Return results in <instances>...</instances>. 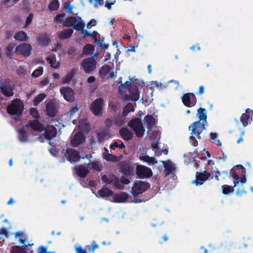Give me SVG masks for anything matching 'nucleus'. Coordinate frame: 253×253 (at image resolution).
I'll list each match as a JSON object with an SVG mask.
<instances>
[{
    "label": "nucleus",
    "instance_id": "5701e85b",
    "mask_svg": "<svg viewBox=\"0 0 253 253\" xmlns=\"http://www.w3.org/2000/svg\"><path fill=\"white\" fill-rule=\"evenodd\" d=\"M113 195V192L108 188H103L100 189L98 192L97 197L105 198L106 199H109Z\"/></svg>",
    "mask_w": 253,
    "mask_h": 253
},
{
    "label": "nucleus",
    "instance_id": "f704fd0d",
    "mask_svg": "<svg viewBox=\"0 0 253 253\" xmlns=\"http://www.w3.org/2000/svg\"><path fill=\"white\" fill-rule=\"evenodd\" d=\"M78 128L81 131H87L89 129V126H88L87 120L84 119L81 120L79 121Z\"/></svg>",
    "mask_w": 253,
    "mask_h": 253
},
{
    "label": "nucleus",
    "instance_id": "c85d7f7f",
    "mask_svg": "<svg viewBox=\"0 0 253 253\" xmlns=\"http://www.w3.org/2000/svg\"><path fill=\"white\" fill-rule=\"evenodd\" d=\"M120 133L122 138L125 140L130 139L133 135L132 132L126 128H122Z\"/></svg>",
    "mask_w": 253,
    "mask_h": 253
},
{
    "label": "nucleus",
    "instance_id": "e433bc0d",
    "mask_svg": "<svg viewBox=\"0 0 253 253\" xmlns=\"http://www.w3.org/2000/svg\"><path fill=\"white\" fill-rule=\"evenodd\" d=\"M134 104L135 103H129L124 107L123 112V115L124 117L126 116L128 113L133 112L134 110Z\"/></svg>",
    "mask_w": 253,
    "mask_h": 253
},
{
    "label": "nucleus",
    "instance_id": "f8f14e48",
    "mask_svg": "<svg viewBox=\"0 0 253 253\" xmlns=\"http://www.w3.org/2000/svg\"><path fill=\"white\" fill-rule=\"evenodd\" d=\"M60 91L64 98L67 101L72 102L74 100V91L69 87H62Z\"/></svg>",
    "mask_w": 253,
    "mask_h": 253
},
{
    "label": "nucleus",
    "instance_id": "09e8293b",
    "mask_svg": "<svg viewBox=\"0 0 253 253\" xmlns=\"http://www.w3.org/2000/svg\"><path fill=\"white\" fill-rule=\"evenodd\" d=\"M11 253H27L24 249L19 247V246H14L12 247L10 250Z\"/></svg>",
    "mask_w": 253,
    "mask_h": 253
},
{
    "label": "nucleus",
    "instance_id": "4be33fe9",
    "mask_svg": "<svg viewBox=\"0 0 253 253\" xmlns=\"http://www.w3.org/2000/svg\"><path fill=\"white\" fill-rule=\"evenodd\" d=\"M45 133L46 139L49 141V143L50 144V140L56 135V130L52 126H48L45 129Z\"/></svg>",
    "mask_w": 253,
    "mask_h": 253
},
{
    "label": "nucleus",
    "instance_id": "49530a36",
    "mask_svg": "<svg viewBox=\"0 0 253 253\" xmlns=\"http://www.w3.org/2000/svg\"><path fill=\"white\" fill-rule=\"evenodd\" d=\"M223 193L224 194H228L232 193L234 189V187L227 185H224L222 187Z\"/></svg>",
    "mask_w": 253,
    "mask_h": 253
},
{
    "label": "nucleus",
    "instance_id": "f03ea898",
    "mask_svg": "<svg viewBox=\"0 0 253 253\" xmlns=\"http://www.w3.org/2000/svg\"><path fill=\"white\" fill-rule=\"evenodd\" d=\"M207 125V124L202 123L200 122H196L189 126V130L191 131L190 140L193 145H196V141L194 139L195 138H201L200 135L203 130L205 129V126Z\"/></svg>",
    "mask_w": 253,
    "mask_h": 253
},
{
    "label": "nucleus",
    "instance_id": "3c124183",
    "mask_svg": "<svg viewBox=\"0 0 253 253\" xmlns=\"http://www.w3.org/2000/svg\"><path fill=\"white\" fill-rule=\"evenodd\" d=\"M89 1L94 7H98L102 4V0H89Z\"/></svg>",
    "mask_w": 253,
    "mask_h": 253
},
{
    "label": "nucleus",
    "instance_id": "37998d69",
    "mask_svg": "<svg viewBox=\"0 0 253 253\" xmlns=\"http://www.w3.org/2000/svg\"><path fill=\"white\" fill-rule=\"evenodd\" d=\"M18 137L19 140L22 142H25L27 141L26 133L23 128L19 129Z\"/></svg>",
    "mask_w": 253,
    "mask_h": 253
},
{
    "label": "nucleus",
    "instance_id": "a19ab883",
    "mask_svg": "<svg viewBox=\"0 0 253 253\" xmlns=\"http://www.w3.org/2000/svg\"><path fill=\"white\" fill-rule=\"evenodd\" d=\"M110 70V67L107 65L103 66L99 71V74L102 78H105Z\"/></svg>",
    "mask_w": 253,
    "mask_h": 253
},
{
    "label": "nucleus",
    "instance_id": "4d7b16f0",
    "mask_svg": "<svg viewBox=\"0 0 253 253\" xmlns=\"http://www.w3.org/2000/svg\"><path fill=\"white\" fill-rule=\"evenodd\" d=\"M31 115L35 118H37L39 117V114L37 109L35 108H32L30 110Z\"/></svg>",
    "mask_w": 253,
    "mask_h": 253
},
{
    "label": "nucleus",
    "instance_id": "f257e3e1",
    "mask_svg": "<svg viewBox=\"0 0 253 253\" xmlns=\"http://www.w3.org/2000/svg\"><path fill=\"white\" fill-rule=\"evenodd\" d=\"M64 24L67 27H73L75 30L81 31L82 33L85 35L91 36L95 38L98 34L96 32L90 33L84 30V24L82 22L81 17H70L66 19Z\"/></svg>",
    "mask_w": 253,
    "mask_h": 253
},
{
    "label": "nucleus",
    "instance_id": "bf43d9fd",
    "mask_svg": "<svg viewBox=\"0 0 253 253\" xmlns=\"http://www.w3.org/2000/svg\"><path fill=\"white\" fill-rule=\"evenodd\" d=\"M121 181L122 182V183L125 184H128L130 182L127 176L126 177L125 176L122 177V178L121 179Z\"/></svg>",
    "mask_w": 253,
    "mask_h": 253
},
{
    "label": "nucleus",
    "instance_id": "ea45409f",
    "mask_svg": "<svg viewBox=\"0 0 253 253\" xmlns=\"http://www.w3.org/2000/svg\"><path fill=\"white\" fill-rule=\"evenodd\" d=\"M76 70L75 69H73L70 72H69L66 76H65L63 79V83L64 84L68 83L69 82L72 78L73 77L74 74L76 73Z\"/></svg>",
    "mask_w": 253,
    "mask_h": 253
},
{
    "label": "nucleus",
    "instance_id": "7ed1b4c3",
    "mask_svg": "<svg viewBox=\"0 0 253 253\" xmlns=\"http://www.w3.org/2000/svg\"><path fill=\"white\" fill-rule=\"evenodd\" d=\"M231 172L234 180V187L240 182L243 184L246 182V178L245 176L241 178L239 176V174H243L245 173V169L242 166L239 165L234 167L231 169Z\"/></svg>",
    "mask_w": 253,
    "mask_h": 253
},
{
    "label": "nucleus",
    "instance_id": "c9c22d12",
    "mask_svg": "<svg viewBox=\"0 0 253 253\" xmlns=\"http://www.w3.org/2000/svg\"><path fill=\"white\" fill-rule=\"evenodd\" d=\"M141 161L148 163L149 165H154L157 163V161L153 157H149L147 155L139 156Z\"/></svg>",
    "mask_w": 253,
    "mask_h": 253
},
{
    "label": "nucleus",
    "instance_id": "774afa93",
    "mask_svg": "<svg viewBox=\"0 0 253 253\" xmlns=\"http://www.w3.org/2000/svg\"><path fill=\"white\" fill-rule=\"evenodd\" d=\"M205 87L204 86L201 85L199 87V94L202 95L204 93Z\"/></svg>",
    "mask_w": 253,
    "mask_h": 253
},
{
    "label": "nucleus",
    "instance_id": "e2e57ef3",
    "mask_svg": "<svg viewBox=\"0 0 253 253\" xmlns=\"http://www.w3.org/2000/svg\"><path fill=\"white\" fill-rule=\"evenodd\" d=\"M154 85L157 87H160L161 88L163 89L165 87V86L163 85L161 83H159L157 81L154 82Z\"/></svg>",
    "mask_w": 253,
    "mask_h": 253
},
{
    "label": "nucleus",
    "instance_id": "1a4fd4ad",
    "mask_svg": "<svg viewBox=\"0 0 253 253\" xmlns=\"http://www.w3.org/2000/svg\"><path fill=\"white\" fill-rule=\"evenodd\" d=\"M103 105V100L98 98L90 104V109L94 115L98 116L101 114Z\"/></svg>",
    "mask_w": 253,
    "mask_h": 253
},
{
    "label": "nucleus",
    "instance_id": "393cba45",
    "mask_svg": "<svg viewBox=\"0 0 253 253\" xmlns=\"http://www.w3.org/2000/svg\"><path fill=\"white\" fill-rule=\"evenodd\" d=\"M197 116L199 119L198 122H200L205 124H207V114L205 108H200L198 109Z\"/></svg>",
    "mask_w": 253,
    "mask_h": 253
},
{
    "label": "nucleus",
    "instance_id": "052dcab7",
    "mask_svg": "<svg viewBox=\"0 0 253 253\" xmlns=\"http://www.w3.org/2000/svg\"><path fill=\"white\" fill-rule=\"evenodd\" d=\"M151 137L152 139H158L159 138V133L157 131L153 132Z\"/></svg>",
    "mask_w": 253,
    "mask_h": 253
},
{
    "label": "nucleus",
    "instance_id": "cd10ccee",
    "mask_svg": "<svg viewBox=\"0 0 253 253\" xmlns=\"http://www.w3.org/2000/svg\"><path fill=\"white\" fill-rule=\"evenodd\" d=\"M104 150L105 152L103 153V157L106 160L112 162H118L120 160L119 157L108 153L107 149H105Z\"/></svg>",
    "mask_w": 253,
    "mask_h": 253
},
{
    "label": "nucleus",
    "instance_id": "b1692460",
    "mask_svg": "<svg viewBox=\"0 0 253 253\" xmlns=\"http://www.w3.org/2000/svg\"><path fill=\"white\" fill-rule=\"evenodd\" d=\"M162 162L165 168V172L167 175L174 170L175 168V164L170 161H162Z\"/></svg>",
    "mask_w": 253,
    "mask_h": 253
},
{
    "label": "nucleus",
    "instance_id": "ddd939ff",
    "mask_svg": "<svg viewBox=\"0 0 253 253\" xmlns=\"http://www.w3.org/2000/svg\"><path fill=\"white\" fill-rule=\"evenodd\" d=\"M183 104L187 107L194 106L197 102L196 98L193 93H188L185 94L182 97Z\"/></svg>",
    "mask_w": 253,
    "mask_h": 253
},
{
    "label": "nucleus",
    "instance_id": "4c0bfd02",
    "mask_svg": "<svg viewBox=\"0 0 253 253\" xmlns=\"http://www.w3.org/2000/svg\"><path fill=\"white\" fill-rule=\"evenodd\" d=\"M29 126L32 129L40 131H42L44 128L43 126L37 120L31 122Z\"/></svg>",
    "mask_w": 253,
    "mask_h": 253
},
{
    "label": "nucleus",
    "instance_id": "2eb2a0df",
    "mask_svg": "<svg viewBox=\"0 0 253 253\" xmlns=\"http://www.w3.org/2000/svg\"><path fill=\"white\" fill-rule=\"evenodd\" d=\"M32 47L29 43H22L19 44L16 48L15 51L20 54L28 56L31 54Z\"/></svg>",
    "mask_w": 253,
    "mask_h": 253
},
{
    "label": "nucleus",
    "instance_id": "473e14b6",
    "mask_svg": "<svg viewBox=\"0 0 253 253\" xmlns=\"http://www.w3.org/2000/svg\"><path fill=\"white\" fill-rule=\"evenodd\" d=\"M73 30L71 28L65 29L60 32L59 34V38L61 39H65L69 38L72 34Z\"/></svg>",
    "mask_w": 253,
    "mask_h": 253
},
{
    "label": "nucleus",
    "instance_id": "aec40b11",
    "mask_svg": "<svg viewBox=\"0 0 253 253\" xmlns=\"http://www.w3.org/2000/svg\"><path fill=\"white\" fill-rule=\"evenodd\" d=\"M0 91L6 96H11L13 95L12 86L9 84L0 85Z\"/></svg>",
    "mask_w": 253,
    "mask_h": 253
},
{
    "label": "nucleus",
    "instance_id": "412c9836",
    "mask_svg": "<svg viewBox=\"0 0 253 253\" xmlns=\"http://www.w3.org/2000/svg\"><path fill=\"white\" fill-rule=\"evenodd\" d=\"M47 61L50 66L54 69H58L60 66V63L56 60L54 54L49 55L46 58Z\"/></svg>",
    "mask_w": 253,
    "mask_h": 253
},
{
    "label": "nucleus",
    "instance_id": "338daca9",
    "mask_svg": "<svg viewBox=\"0 0 253 253\" xmlns=\"http://www.w3.org/2000/svg\"><path fill=\"white\" fill-rule=\"evenodd\" d=\"M118 146H119V144L118 143V142H114L111 145L110 148L113 150H114L116 148L118 147Z\"/></svg>",
    "mask_w": 253,
    "mask_h": 253
},
{
    "label": "nucleus",
    "instance_id": "a211bd4d",
    "mask_svg": "<svg viewBox=\"0 0 253 253\" xmlns=\"http://www.w3.org/2000/svg\"><path fill=\"white\" fill-rule=\"evenodd\" d=\"M79 116V109L77 106L73 107L66 115V117L67 118H69L74 124L76 123V119L78 118Z\"/></svg>",
    "mask_w": 253,
    "mask_h": 253
},
{
    "label": "nucleus",
    "instance_id": "bb28decb",
    "mask_svg": "<svg viewBox=\"0 0 253 253\" xmlns=\"http://www.w3.org/2000/svg\"><path fill=\"white\" fill-rule=\"evenodd\" d=\"M127 199L128 195L125 192L117 194L113 196V201L115 202H125L126 201Z\"/></svg>",
    "mask_w": 253,
    "mask_h": 253
},
{
    "label": "nucleus",
    "instance_id": "6e6d98bb",
    "mask_svg": "<svg viewBox=\"0 0 253 253\" xmlns=\"http://www.w3.org/2000/svg\"><path fill=\"white\" fill-rule=\"evenodd\" d=\"M33 16L34 15L33 14H30L29 15V16L27 18L26 20L25 27H27L31 23Z\"/></svg>",
    "mask_w": 253,
    "mask_h": 253
},
{
    "label": "nucleus",
    "instance_id": "2f4dec72",
    "mask_svg": "<svg viewBox=\"0 0 253 253\" xmlns=\"http://www.w3.org/2000/svg\"><path fill=\"white\" fill-rule=\"evenodd\" d=\"M49 36L45 34L40 35L38 37V42L41 45H46L50 42Z\"/></svg>",
    "mask_w": 253,
    "mask_h": 253
},
{
    "label": "nucleus",
    "instance_id": "0eeeda50",
    "mask_svg": "<svg viewBox=\"0 0 253 253\" xmlns=\"http://www.w3.org/2000/svg\"><path fill=\"white\" fill-rule=\"evenodd\" d=\"M129 126L134 131L137 137H141L144 132V128L140 119H135L129 123Z\"/></svg>",
    "mask_w": 253,
    "mask_h": 253
},
{
    "label": "nucleus",
    "instance_id": "6e6552de",
    "mask_svg": "<svg viewBox=\"0 0 253 253\" xmlns=\"http://www.w3.org/2000/svg\"><path fill=\"white\" fill-rule=\"evenodd\" d=\"M132 83V81H127L119 87V90L121 92H123L122 89L123 88H126L129 91V96L131 99L136 101L139 98V92L137 88H129V85Z\"/></svg>",
    "mask_w": 253,
    "mask_h": 253
},
{
    "label": "nucleus",
    "instance_id": "603ef678",
    "mask_svg": "<svg viewBox=\"0 0 253 253\" xmlns=\"http://www.w3.org/2000/svg\"><path fill=\"white\" fill-rule=\"evenodd\" d=\"M42 72H43L42 68L40 67L39 69L35 70L33 72V73L32 74V76L34 77H38L40 75H42Z\"/></svg>",
    "mask_w": 253,
    "mask_h": 253
},
{
    "label": "nucleus",
    "instance_id": "c756f323",
    "mask_svg": "<svg viewBox=\"0 0 253 253\" xmlns=\"http://www.w3.org/2000/svg\"><path fill=\"white\" fill-rule=\"evenodd\" d=\"M76 172L78 175L80 177H84L88 173L89 170L88 169L83 166H80L76 168Z\"/></svg>",
    "mask_w": 253,
    "mask_h": 253
},
{
    "label": "nucleus",
    "instance_id": "a18cd8bd",
    "mask_svg": "<svg viewBox=\"0 0 253 253\" xmlns=\"http://www.w3.org/2000/svg\"><path fill=\"white\" fill-rule=\"evenodd\" d=\"M211 141L216 144L217 146L221 145L220 140L217 139V134L216 133H211Z\"/></svg>",
    "mask_w": 253,
    "mask_h": 253
},
{
    "label": "nucleus",
    "instance_id": "5fc2aeb1",
    "mask_svg": "<svg viewBox=\"0 0 253 253\" xmlns=\"http://www.w3.org/2000/svg\"><path fill=\"white\" fill-rule=\"evenodd\" d=\"M17 73L19 76H23L25 75L26 70L25 68L22 67H20L17 70Z\"/></svg>",
    "mask_w": 253,
    "mask_h": 253
},
{
    "label": "nucleus",
    "instance_id": "680f3d73",
    "mask_svg": "<svg viewBox=\"0 0 253 253\" xmlns=\"http://www.w3.org/2000/svg\"><path fill=\"white\" fill-rule=\"evenodd\" d=\"M212 174L214 176L215 179L217 180H219V175H220V172L219 171H212Z\"/></svg>",
    "mask_w": 253,
    "mask_h": 253
},
{
    "label": "nucleus",
    "instance_id": "13d9d810",
    "mask_svg": "<svg viewBox=\"0 0 253 253\" xmlns=\"http://www.w3.org/2000/svg\"><path fill=\"white\" fill-rule=\"evenodd\" d=\"M64 14H59L55 17V21L57 23H61L64 19Z\"/></svg>",
    "mask_w": 253,
    "mask_h": 253
},
{
    "label": "nucleus",
    "instance_id": "79ce46f5",
    "mask_svg": "<svg viewBox=\"0 0 253 253\" xmlns=\"http://www.w3.org/2000/svg\"><path fill=\"white\" fill-rule=\"evenodd\" d=\"M59 7V3L58 0H52L50 2L48 8L50 10H56Z\"/></svg>",
    "mask_w": 253,
    "mask_h": 253
},
{
    "label": "nucleus",
    "instance_id": "69168bd1",
    "mask_svg": "<svg viewBox=\"0 0 253 253\" xmlns=\"http://www.w3.org/2000/svg\"><path fill=\"white\" fill-rule=\"evenodd\" d=\"M98 248V246L97 244L93 245L89 247V250L90 252H93L94 251Z\"/></svg>",
    "mask_w": 253,
    "mask_h": 253
},
{
    "label": "nucleus",
    "instance_id": "423d86ee",
    "mask_svg": "<svg viewBox=\"0 0 253 253\" xmlns=\"http://www.w3.org/2000/svg\"><path fill=\"white\" fill-rule=\"evenodd\" d=\"M149 187V184L141 180H137L134 182L132 187V194L134 196H137L145 191Z\"/></svg>",
    "mask_w": 253,
    "mask_h": 253
},
{
    "label": "nucleus",
    "instance_id": "20e7f679",
    "mask_svg": "<svg viewBox=\"0 0 253 253\" xmlns=\"http://www.w3.org/2000/svg\"><path fill=\"white\" fill-rule=\"evenodd\" d=\"M24 108L22 102L19 99L13 100L7 108V112L11 115L20 114Z\"/></svg>",
    "mask_w": 253,
    "mask_h": 253
},
{
    "label": "nucleus",
    "instance_id": "c03bdc74",
    "mask_svg": "<svg viewBox=\"0 0 253 253\" xmlns=\"http://www.w3.org/2000/svg\"><path fill=\"white\" fill-rule=\"evenodd\" d=\"M15 45L14 43H10L7 47L6 54L9 58H11L13 53L14 52Z\"/></svg>",
    "mask_w": 253,
    "mask_h": 253
},
{
    "label": "nucleus",
    "instance_id": "72a5a7b5",
    "mask_svg": "<svg viewBox=\"0 0 253 253\" xmlns=\"http://www.w3.org/2000/svg\"><path fill=\"white\" fill-rule=\"evenodd\" d=\"M90 170L100 171L102 169V165L98 161H95L88 165Z\"/></svg>",
    "mask_w": 253,
    "mask_h": 253
},
{
    "label": "nucleus",
    "instance_id": "9b49d317",
    "mask_svg": "<svg viewBox=\"0 0 253 253\" xmlns=\"http://www.w3.org/2000/svg\"><path fill=\"white\" fill-rule=\"evenodd\" d=\"M64 154L66 159L71 163L77 162L80 158L78 152L73 149H68Z\"/></svg>",
    "mask_w": 253,
    "mask_h": 253
},
{
    "label": "nucleus",
    "instance_id": "9d476101",
    "mask_svg": "<svg viewBox=\"0 0 253 253\" xmlns=\"http://www.w3.org/2000/svg\"><path fill=\"white\" fill-rule=\"evenodd\" d=\"M136 174L141 178L149 177L152 175V171L147 167L139 165L136 167Z\"/></svg>",
    "mask_w": 253,
    "mask_h": 253
},
{
    "label": "nucleus",
    "instance_id": "39448f33",
    "mask_svg": "<svg viewBox=\"0 0 253 253\" xmlns=\"http://www.w3.org/2000/svg\"><path fill=\"white\" fill-rule=\"evenodd\" d=\"M96 61L93 57H89L83 60L81 67L85 73H90L96 68Z\"/></svg>",
    "mask_w": 253,
    "mask_h": 253
},
{
    "label": "nucleus",
    "instance_id": "58836bf2",
    "mask_svg": "<svg viewBox=\"0 0 253 253\" xmlns=\"http://www.w3.org/2000/svg\"><path fill=\"white\" fill-rule=\"evenodd\" d=\"M14 38L17 41H25L27 40L28 36L25 32L23 31H20L15 34Z\"/></svg>",
    "mask_w": 253,
    "mask_h": 253
},
{
    "label": "nucleus",
    "instance_id": "4468645a",
    "mask_svg": "<svg viewBox=\"0 0 253 253\" xmlns=\"http://www.w3.org/2000/svg\"><path fill=\"white\" fill-rule=\"evenodd\" d=\"M211 173L209 172H197L196 175V179L193 181V183L196 185H201L206 181L210 176Z\"/></svg>",
    "mask_w": 253,
    "mask_h": 253
},
{
    "label": "nucleus",
    "instance_id": "dca6fc26",
    "mask_svg": "<svg viewBox=\"0 0 253 253\" xmlns=\"http://www.w3.org/2000/svg\"><path fill=\"white\" fill-rule=\"evenodd\" d=\"M253 111L250 109L246 110V113L243 114L241 117L240 120L244 126H247L249 123H251L252 120V114Z\"/></svg>",
    "mask_w": 253,
    "mask_h": 253
},
{
    "label": "nucleus",
    "instance_id": "864d4df0",
    "mask_svg": "<svg viewBox=\"0 0 253 253\" xmlns=\"http://www.w3.org/2000/svg\"><path fill=\"white\" fill-rule=\"evenodd\" d=\"M106 138H108V135L105 132H100L98 135V139L100 142H102Z\"/></svg>",
    "mask_w": 253,
    "mask_h": 253
},
{
    "label": "nucleus",
    "instance_id": "6ab92c4d",
    "mask_svg": "<svg viewBox=\"0 0 253 253\" xmlns=\"http://www.w3.org/2000/svg\"><path fill=\"white\" fill-rule=\"evenodd\" d=\"M57 112V106L53 102H50L46 104V112L50 117H53Z\"/></svg>",
    "mask_w": 253,
    "mask_h": 253
},
{
    "label": "nucleus",
    "instance_id": "f3484780",
    "mask_svg": "<svg viewBox=\"0 0 253 253\" xmlns=\"http://www.w3.org/2000/svg\"><path fill=\"white\" fill-rule=\"evenodd\" d=\"M84 141V137L81 132H77L71 139V143L73 146L76 147Z\"/></svg>",
    "mask_w": 253,
    "mask_h": 253
},
{
    "label": "nucleus",
    "instance_id": "de8ad7c7",
    "mask_svg": "<svg viewBox=\"0 0 253 253\" xmlns=\"http://www.w3.org/2000/svg\"><path fill=\"white\" fill-rule=\"evenodd\" d=\"M7 238V232L5 228H0V242L4 241Z\"/></svg>",
    "mask_w": 253,
    "mask_h": 253
},
{
    "label": "nucleus",
    "instance_id": "a878e982",
    "mask_svg": "<svg viewBox=\"0 0 253 253\" xmlns=\"http://www.w3.org/2000/svg\"><path fill=\"white\" fill-rule=\"evenodd\" d=\"M144 123L148 129V132L149 133L153 126L155 124V120L152 116L148 115L144 118Z\"/></svg>",
    "mask_w": 253,
    "mask_h": 253
},
{
    "label": "nucleus",
    "instance_id": "8fccbe9b",
    "mask_svg": "<svg viewBox=\"0 0 253 253\" xmlns=\"http://www.w3.org/2000/svg\"><path fill=\"white\" fill-rule=\"evenodd\" d=\"M46 97L45 94L41 93L38 95L34 99V102L35 105H37L41 102H42Z\"/></svg>",
    "mask_w": 253,
    "mask_h": 253
},
{
    "label": "nucleus",
    "instance_id": "7c9ffc66",
    "mask_svg": "<svg viewBox=\"0 0 253 253\" xmlns=\"http://www.w3.org/2000/svg\"><path fill=\"white\" fill-rule=\"evenodd\" d=\"M93 49L94 47L93 45L89 44H87L84 48L83 54L85 55H90L91 56V57H93L97 54L96 53L92 52Z\"/></svg>",
    "mask_w": 253,
    "mask_h": 253
},
{
    "label": "nucleus",
    "instance_id": "0e129e2a",
    "mask_svg": "<svg viewBox=\"0 0 253 253\" xmlns=\"http://www.w3.org/2000/svg\"><path fill=\"white\" fill-rule=\"evenodd\" d=\"M39 253H49L47 252L46 248L43 247H41L39 249Z\"/></svg>",
    "mask_w": 253,
    "mask_h": 253
}]
</instances>
